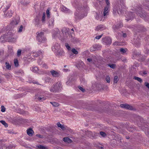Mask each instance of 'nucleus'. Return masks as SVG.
I'll return each instance as SVG.
<instances>
[{
	"instance_id": "16",
	"label": "nucleus",
	"mask_w": 149,
	"mask_h": 149,
	"mask_svg": "<svg viewBox=\"0 0 149 149\" xmlns=\"http://www.w3.org/2000/svg\"><path fill=\"white\" fill-rule=\"evenodd\" d=\"M13 14V13L11 10H10L7 13L6 11L4 13V16L5 17H10L12 16Z\"/></svg>"
},
{
	"instance_id": "8",
	"label": "nucleus",
	"mask_w": 149,
	"mask_h": 149,
	"mask_svg": "<svg viewBox=\"0 0 149 149\" xmlns=\"http://www.w3.org/2000/svg\"><path fill=\"white\" fill-rule=\"evenodd\" d=\"M86 134L90 138H94L97 135V134L95 132H92L91 131H88L86 132Z\"/></svg>"
},
{
	"instance_id": "7",
	"label": "nucleus",
	"mask_w": 149,
	"mask_h": 149,
	"mask_svg": "<svg viewBox=\"0 0 149 149\" xmlns=\"http://www.w3.org/2000/svg\"><path fill=\"white\" fill-rule=\"evenodd\" d=\"M122 137L119 134H116L115 136L114 139L117 142V143L119 145L122 143Z\"/></svg>"
},
{
	"instance_id": "19",
	"label": "nucleus",
	"mask_w": 149,
	"mask_h": 149,
	"mask_svg": "<svg viewBox=\"0 0 149 149\" xmlns=\"http://www.w3.org/2000/svg\"><path fill=\"white\" fill-rule=\"evenodd\" d=\"M42 53V52L41 51H39L38 52H33V55L34 57H37L38 56L41 54Z\"/></svg>"
},
{
	"instance_id": "53",
	"label": "nucleus",
	"mask_w": 149,
	"mask_h": 149,
	"mask_svg": "<svg viewBox=\"0 0 149 149\" xmlns=\"http://www.w3.org/2000/svg\"><path fill=\"white\" fill-rule=\"evenodd\" d=\"M15 148V147L12 145L10 146H9L8 148V149H12L13 148Z\"/></svg>"
},
{
	"instance_id": "2",
	"label": "nucleus",
	"mask_w": 149,
	"mask_h": 149,
	"mask_svg": "<svg viewBox=\"0 0 149 149\" xmlns=\"http://www.w3.org/2000/svg\"><path fill=\"white\" fill-rule=\"evenodd\" d=\"M4 35L6 36V38L8 42L14 41L16 40L15 38L13 37L14 34L11 32H8L6 33Z\"/></svg>"
},
{
	"instance_id": "11",
	"label": "nucleus",
	"mask_w": 149,
	"mask_h": 149,
	"mask_svg": "<svg viewBox=\"0 0 149 149\" xmlns=\"http://www.w3.org/2000/svg\"><path fill=\"white\" fill-rule=\"evenodd\" d=\"M19 18L17 19H15L10 23V25L14 26L15 25H17L19 22Z\"/></svg>"
},
{
	"instance_id": "10",
	"label": "nucleus",
	"mask_w": 149,
	"mask_h": 149,
	"mask_svg": "<svg viewBox=\"0 0 149 149\" xmlns=\"http://www.w3.org/2000/svg\"><path fill=\"white\" fill-rule=\"evenodd\" d=\"M50 72L53 77H58L60 76L59 73L54 70H52L50 71Z\"/></svg>"
},
{
	"instance_id": "39",
	"label": "nucleus",
	"mask_w": 149,
	"mask_h": 149,
	"mask_svg": "<svg viewBox=\"0 0 149 149\" xmlns=\"http://www.w3.org/2000/svg\"><path fill=\"white\" fill-rule=\"evenodd\" d=\"M46 12L47 18H49L50 15L49 14V10L48 9H47L46 10Z\"/></svg>"
},
{
	"instance_id": "15",
	"label": "nucleus",
	"mask_w": 149,
	"mask_h": 149,
	"mask_svg": "<svg viewBox=\"0 0 149 149\" xmlns=\"http://www.w3.org/2000/svg\"><path fill=\"white\" fill-rule=\"evenodd\" d=\"M33 133L34 132L31 128H29L27 130V133L30 136H32Z\"/></svg>"
},
{
	"instance_id": "23",
	"label": "nucleus",
	"mask_w": 149,
	"mask_h": 149,
	"mask_svg": "<svg viewBox=\"0 0 149 149\" xmlns=\"http://www.w3.org/2000/svg\"><path fill=\"white\" fill-rule=\"evenodd\" d=\"M39 65H41V67L45 69H47L48 68V67L46 64L45 63H39Z\"/></svg>"
},
{
	"instance_id": "33",
	"label": "nucleus",
	"mask_w": 149,
	"mask_h": 149,
	"mask_svg": "<svg viewBox=\"0 0 149 149\" xmlns=\"http://www.w3.org/2000/svg\"><path fill=\"white\" fill-rule=\"evenodd\" d=\"M45 13H43V15L42 17V22L43 23H44L45 19Z\"/></svg>"
},
{
	"instance_id": "62",
	"label": "nucleus",
	"mask_w": 149,
	"mask_h": 149,
	"mask_svg": "<svg viewBox=\"0 0 149 149\" xmlns=\"http://www.w3.org/2000/svg\"><path fill=\"white\" fill-rule=\"evenodd\" d=\"M63 70L65 72H67L68 71H69L68 69H63Z\"/></svg>"
},
{
	"instance_id": "42",
	"label": "nucleus",
	"mask_w": 149,
	"mask_h": 149,
	"mask_svg": "<svg viewBox=\"0 0 149 149\" xmlns=\"http://www.w3.org/2000/svg\"><path fill=\"white\" fill-rule=\"evenodd\" d=\"M96 15L95 16V19L97 20H98L99 18V15L97 13H95Z\"/></svg>"
},
{
	"instance_id": "45",
	"label": "nucleus",
	"mask_w": 149,
	"mask_h": 149,
	"mask_svg": "<svg viewBox=\"0 0 149 149\" xmlns=\"http://www.w3.org/2000/svg\"><path fill=\"white\" fill-rule=\"evenodd\" d=\"M23 29V27L22 25H21L18 31V32H21L22 31V29Z\"/></svg>"
},
{
	"instance_id": "3",
	"label": "nucleus",
	"mask_w": 149,
	"mask_h": 149,
	"mask_svg": "<svg viewBox=\"0 0 149 149\" xmlns=\"http://www.w3.org/2000/svg\"><path fill=\"white\" fill-rule=\"evenodd\" d=\"M37 33V39L38 41L41 42H44L46 40V38L45 37H42V39H40V38L44 36V32H41L40 33L38 32Z\"/></svg>"
},
{
	"instance_id": "12",
	"label": "nucleus",
	"mask_w": 149,
	"mask_h": 149,
	"mask_svg": "<svg viewBox=\"0 0 149 149\" xmlns=\"http://www.w3.org/2000/svg\"><path fill=\"white\" fill-rule=\"evenodd\" d=\"M60 48V46H59V45L58 43H56L52 48V50L54 52H58L59 50V49Z\"/></svg>"
},
{
	"instance_id": "24",
	"label": "nucleus",
	"mask_w": 149,
	"mask_h": 149,
	"mask_svg": "<svg viewBox=\"0 0 149 149\" xmlns=\"http://www.w3.org/2000/svg\"><path fill=\"white\" fill-rule=\"evenodd\" d=\"M57 125L58 127H60L62 130H64L65 128L64 125H61L60 122H58L57 123Z\"/></svg>"
},
{
	"instance_id": "56",
	"label": "nucleus",
	"mask_w": 149,
	"mask_h": 149,
	"mask_svg": "<svg viewBox=\"0 0 149 149\" xmlns=\"http://www.w3.org/2000/svg\"><path fill=\"white\" fill-rule=\"evenodd\" d=\"M87 60L89 62H90L91 61H92V59L90 58H88L87 59Z\"/></svg>"
},
{
	"instance_id": "59",
	"label": "nucleus",
	"mask_w": 149,
	"mask_h": 149,
	"mask_svg": "<svg viewBox=\"0 0 149 149\" xmlns=\"http://www.w3.org/2000/svg\"><path fill=\"white\" fill-rule=\"evenodd\" d=\"M3 148H6L5 146H0V149H3Z\"/></svg>"
},
{
	"instance_id": "31",
	"label": "nucleus",
	"mask_w": 149,
	"mask_h": 149,
	"mask_svg": "<svg viewBox=\"0 0 149 149\" xmlns=\"http://www.w3.org/2000/svg\"><path fill=\"white\" fill-rule=\"evenodd\" d=\"M51 103L52 104V105L54 107H58L59 105V104L57 102H51Z\"/></svg>"
},
{
	"instance_id": "43",
	"label": "nucleus",
	"mask_w": 149,
	"mask_h": 149,
	"mask_svg": "<svg viewBox=\"0 0 149 149\" xmlns=\"http://www.w3.org/2000/svg\"><path fill=\"white\" fill-rule=\"evenodd\" d=\"M144 85L149 89V83L148 82H145Z\"/></svg>"
},
{
	"instance_id": "52",
	"label": "nucleus",
	"mask_w": 149,
	"mask_h": 149,
	"mask_svg": "<svg viewBox=\"0 0 149 149\" xmlns=\"http://www.w3.org/2000/svg\"><path fill=\"white\" fill-rule=\"evenodd\" d=\"M32 82L34 84H36L37 85H41V84H40L39 83L38 81H33Z\"/></svg>"
},
{
	"instance_id": "35",
	"label": "nucleus",
	"mask_w": 149,
	"mask_h": 149,
	"mask_svg": "<svg viewBox=\"0 0 149 149\" xmlns=\"http://www.w3.org/2000/svg\"><path fill=\"white\" fill-rule=\"evenodd\" d=\"M72 51L73 53L75 54H78V52L74 48L72 49Z\"/></svg>"
},
{
	"instance_id": "18",
	"label": "nucleus",
	"mask_w": 149,
	"mask_h": 149,
	"mask_svg": "<svg viewBox=\"0 0 149 149\" xmlns=\"http://www.w3.org/2000/svg\"><path fill=\"white\" fill-rule=\"evenodd\" d=\"M109 8H108V6H105L103 12V15L104 16L106 15L108 12V9Z\"/></svg>"
},
{
	"instance_id": "37",
	"label": "nucleus",
	"mask_w": 149,
	"mask_h": 149,
	"mask_svg": "<svg viewBox=\"0 0 149 149\" xmlns=\"http://www.w3.org/2000/svg\"><path fill=\"white\" fill-rule=\"evenodd\" d=\"M14 64L17 67L19 65V64L18 62V60L17 59H15L14 61Z\"/></svg>"
},
{
	"instance_id": "32",
	"label": "nucleus",
	"mask_w": 149,
	"mask_h": 149,
	"mask_svg": "<svg viewBox=\"0 0 149 149\" xmlns=\"http://www.w3.org/2000/svg\"><path fill=\"white\" fill-rule=\"evenodd\" d=\"M40 19L39 18L37 17L35 20L36 23H35L36 25L38 26L39 24V21Z\"/></svg>"
},
{
	"instance_id": "25",
	"label": "nucleus",
	"mask_w": 149,
	"mask_h": 149,
	"mask_svg": "<svg viewBox=\"0 0 149 149\" xmlns=\"http://www.w3.org/2000/svg\"><path fill=\"white\" fill-rule=\"evenodd\" d=\"M133 79L138 81L140 83H141L143 81L142 79L141 78L136 76L134 77Z\"/></svg>"
},
{
	"instance_id": "1",
	"label": "nucleus",
	"mask_w": 149,
	"mask_h": 149,
	"mask_svg": "<svg viewBox=\"0 0 149 149\" xmlns=\"http://www.w3.org/2000/svg\"><path fill=\"white\" fill-rule=\"evenodd\" d=\"M62 87L61 82L58 81L54 84L50 89V91L52 92L56 93L59 92L60 88Z\"/></svg>"
},
{
	"instance_id": "30",
	"label": "nucleus",
	"mask_w": 149,
	"mask_h": 149,
	"mask_svg": "<svg viewBox=\"0 0 149 149\" xmlns=\"http://www.w3.org/2000/svg\"><path fill=\"white\" fill-rule=\"evenodd\" d=\"M127 50V49H125L121 48L120 49V51L121 52V54L125 53L126 52Z\"/></svg>"
},
{
	"instance_id": "54",
	"label": "nucleus",
	"mask_w": 149,
	"mask_h": 149,
	"mask_svg": "<svg viewBox=\"0 0 149 149\" xmlns=\"http://www.w3.org/2000/svg\"><path fill=\"white\" fill-rule=\"evenodd\" d=\"M93 48L92 47H91L90 48V51H91V52H93V51L95 50L93 48Z\"/></svg>"
},
{
	"instance_id": "57",
	"label": "nucleus",
	"mask_w": 149,
	"mask_h": 149,
	"mask_svg": "<svg viewBox=\"0 0 149 149\" xmlns=\"http://www.w3.org/2000/svg\"><path fill=\"white\" fill-rule=\"evenodd\" d=\"M29 2H25V3H23V4L24 5H26L27 4H29Z\"/></svg>"
},
{
	"instance_id": "49",
	"label": "nucleus",
	"mask_w": 149,
	"mask_h": 149,
	"mask_svg": "<svg viewBox=\"0 0 149 149\" xmlns=\"http://www.w3.org/2000/svg\"><path fill=\"white\" fill-rule=\"evenodd\" d=\"M105 1L107 5V6H108V8H109V6L110 4L109 1V0H105Z\"/></svg>"
},
{
	"instance_id": "47",
	"label": "nucleus",
	"mask_w": 149,
	"mask_h": 149,
	"mask_svg": "<svg viewBox=\"0 0 149 149\" xmlns=\"http://www.w3.org/2000/svg\"><path fill=\"white\" fill-rule=\"evenodd\" d=\"M36 136L40 138H43V136L42 135L40 134H37Z\"/></svg>"
},
{
	"instance_id": "41",
	"label": "nucleus",
	"mask_w": 149,
	"mask_h": 149,
	"mask_svg": "<svg viewBox=\"0 0 149 149\" xmlns=\"http://www.w3.org/2000/svg\"><path fill=\"white\" fill-rule=\"evenodd\" d=\"M38 71V69L37 67H35L33 69V71L34 72H37Z\"/></svg>"
},
{
	"instance_id": "61",
	"label": "nucleus",
	"mask_w": 149,
	"mask_h": 149,
	"mask_svg": "<svg viewBox=\"0 0 149 149\" xmlns=\"http://www.w3.org/2000/svg\"><path fill=\"white\" fill-rule=\"evenodd\" d=\"M10 4H9V5L8 6H7L6 7V10H7L8 9V8H9L10 7Z\"/></svg>"
},
{
	"instance_id": "28",
	"label": "nucleus",
	"mask_w": 149,
	"mask_h": 149,
	"mask_svg": "<svg viewBox=\"0 0 149 149\" xmlns=\"http://www.w3.org/2000/svg\"><path fill=\"white\" fill-rule=\"evenodd\" d=\"M105 80L108 83H109L110 82V77L109 75L107 76L105 78Z\"/></svg>"
},
{
	"instance_id": "5",
	"label": "nucleus",
	"mask_w": 149,
	"mask_h": 149,
	"mask_svg": "<svg viewBox=\"0 0 149 149\" xmlns=\"http://www.w3.org/2000/svg\"><path fill=\"white\" fill-rule=\"evenodd\" d=\"M134 14L131 12H128L126 13V20L128 21L134 18Z\"/></svg>"
},
{
	"instance_id": "22",
	"label": "nucleus",
	"mask_w": 149,
	"mask_h": 149,
	"mask_svg": "<svg viewBox=\"0 0 149 149\" xmlns=\"http://www.w3.org/2000/svg\"><path fill=\"white\" fill-rule=\"evenodd\" d=\"M37 149H47V148L45 146L41 145H39L36 146Z\"/></svg>"
},
{
	"instance_id": "55",
	"label": "nucleus",
	"mask_w": 149,
	"mask_h": 149,
	"mask_svg": "<svg viewBox=\"0 0 149 149\" xmlns=\"http://www.w3.org/2000/svg\"><path fill=\"white\" fill-rule=\"evenodd\" d=\"M97 45H94L93 46V47L94 48H94L96 50V48L97 47Z\"/></svg>"
},
{
	"instance_id": "63",
	"label": "nucleus",
	"mask_w": 149,
	"mask_h": 149,
	"mask_svg": "<svg viewBox=\"0 0 149 149\" xmlns=\"http://www.w3.org/2000/svg\"><path fill=\"white\" fill-rule=\"evenodd\" d=\"M125 138L127 139H130V137L129 136H126Z\"/></svg>"
},
{
	"instance_id": "6",
	"label": "nucleus",
	"mask_w": 149,
	"mask_h": 149,
	"mask_svg": "<svg viewBox=\"0 0 149 149\" xmlns=\"http://www.w3.org/2000/svg\"><path fill=\"white\" fill-rule=\"evenodd\" d=\"M136 14L139 16L141 17L142 18H144L146 16V13L144 11H136Z\"/></svg>"
},
{
	"instance_id": "9",
	"label": "nucleus",
	"mask_w": 149,
	"mask_h": 149,
	"mask_svg": "<svg viewBox=\"0 0 149 149\" xmlns=\"http://www.w3.org/2000/svg\"><path fill=\"white\" fill-rule=\"evenodd\" d=\"M107 45L110 44L111 43V38L107 37L104 38L102 40Z\"/></svg>"
},
{
	"instance_id": "29",
	"label": "nucleus",
	"mask_w": 149,
	"mask_h": 149,
	"mask_svg": "<svg viewBox=\"0 0 149 149\" xmlns=\"http://www.w3.org/2000/svg\"><path fill=\"white\" fill-rule=\"evenodd\" d=\"M100 135L103 137H105L107 136V134L104 132L101 131L100 132Z\"/></svg>"
},
{
	"instance_id": "40",
	"label": "nucleus",
	"mask_w": 149,
	"mask_h": 149,
	"mask_svg": "<svg viewBox=\"0 0 149 149\" xmlns=\"http://www.w3.org/2000/svg\"><path fill=\"white\" fill-rule=\"evenodd\" d=\"M65 46L68 50H70L71 49V47L69 45L68 43L65 44Z\"/></svg>"
},
{
	"instance_id": "4",
	"label": "nucleus",
	"mask_w": 149,
	"mask_h": 149,
	"mask_svg": "<svg viewBox=\"0 0 149 149\" xmlns=\"http://www.w3.org/2000/svg\"><path fill=\"white\" fill-rule=\"evenodd\" d=\"M120 107L131 110H133L135 109V108H133V107L127 104H121L120 105Z\"/></svg>"
},
{
	"instance_id": "36",
	"label": "nucleus",
	"mask_w": 149,
	"mask_h": 149,
	"mask_svg": "<svg viewBox=\"0 0 149 149\" xmlns=\"http://www.w3.org/2000/svg\"><path fill=\"white\" fill-rule=\"evenodd\" d=\"M21 54V50L20 49H19L18 50L17 52V56L19 57L20 56Z\"/></svg>"
},
{
	"instance_id": "27",
	"label": "nucleus",
	"mask_w": 149,
	"mask_h": 149,
	"mask_svg": "<svg viewBox=\"0 0 149 149\" xmlns=\"http://www.w3.org/2000/svg\"><path fill=\"white\" fill-rule=\"evenodd\" d=\"M118 80L119 79L118 76H115L114 78L113 83L115 84L117 83Z\"/></svg>"
},
{
	"instance_id": "38",
	"label": "nucleus",
	"mask_w": 149,
	"mask_h": 149,
	"mask_svg": "<svg viewBox=\"0 0 149 149\" xmlns=\"http://www.w3.org/2000/svg\"><path fill=\"white\" fill-rule=\"evenodd\" d=\"M49 25L51 26L54 25V19H52L51 20L49 21Z\"/></svg>"
},
{
	"instance_id": "50",
	"label": "nucleus",
	"mask_w": 149,
	"mask_h": 149,
	"mask_svg": "<svg viewBox=\"0 0 149 149\" xmlns=\"http://www.w3.org/2000/svg\"><path fill=\"white\" fill-rule=\"evenodd\" d=\"M58 53V54L59 55H61L63 53V51H60L58 52H58H57Z\"/></svg>"
},
{
	"instance_id": "44",
	"label": "nucleus",
	"mask_w": 149,
	"mask_h": 149,
	"mask_svg": "<svg viewBox=\"0 0 149 149\" xmlns=\"http://www.w3.org/2000/svg\"><path fill=\"white\" fill-rule=\"evenodd\" d=\"M78 88L82 92H84L85 91V90L82 87L80 86H78Z\"/></svg>"
},
{
	"instance_id": "13",
	"label": "nucleus",
	"mask_w": 149,
	"mask_h": 149,
	"mask_svg": "<svg viewBox=\"0 0 149 149\" xmlns=\"http://www.w3.org/2000/svg\"><path fill=\"white\" fill-rule=\"evenodd\" d=\"M105 29V26L104 25H100L97 26L95 30L97 31H102Z\"/></svg>"
},
{
	"instance_id": "58",
	"label": "nucleus",
	"mask_w": 149,
	"mask_h": 149,
	"mask_svg": "<svg viewBox=\"0 0 149 149\" xmlns=\"http://www.w3.org/2000/svg\"><path fill=\"white\" fill-rule=\"evenodd\" d=\"M123 36L124 38H125L127 36V35L125 33H123Z\"/></svg>"
},
{
	"instance_id": "34",
	"label": "nucleus",
	"mask_w": 149,
	"mask_h": 149,
	"mask_svg": "<svg viewBox=\"0 0 149 149\" xmlns=\"http://www.w3.org/2000/svg\"><path fill=\"white\" fill-rule=\"evenodd\" d=\"M0 122L3 125H4L5 127H7L8 126V124L6 123L4 120H1Z\"/></svg>"
},
{
	"instance_id": "60",
	"label": "nucleus",
	"mask_w": 149,
	"mask_h": 149,
	"mask_svg": "<svg viewBox=\"0 0 149 149\" xmlns=\"http://www.w3.org/2000/svg\"><path fill=\"white\" fill-rule=\"evenodd\" d=\"M146 53H147V54L149 53V49H146Z\"/></svg>"
},
{
	"instance_id": "46",
	"label": "nucleus",
	"mask_w": 149,
	"mask_h": 149,
	"mask_svg": "<svg viewBox=\"0 0 149 149\" xmlns=\"http://www.w3.org/2000/svg\"><path fill=\"white\" fill-rule=\"evenodd\" d=\"M109 66L111 68L113 69L115 68V65L114 64H109Z\"/></svg>"
},
{
	"instance_id": "14",
	"label": "nucleus",
	"mask_w": 149,
	"mask_h": 149,
	"mask_svg": "<svg viewBox=\"0 0 149 149\" xmlns=\"http://www.w3.org/2000/svg\"><path fill=\"white\" fill-rule=\"evenodd\" d=\"M61 10L65 13H68L70 12V10L66 7L63 6L61 8Z\"/></svg>"
},
{
	"instance_id": "26",
	"label": "nucleus",
	"mask_w": 149,
	"mask_h": 149,
	"mask_svg": "<svg viewBox=\"0 0 149 149\" xmlns=\"http://www.w3.org/2000/svg\"><path fill=\"white\" fill-rule=\"evenodd\" d=\"M5 65L7 69L9 70L11 69V65L9 64L8 62H6Z\"/></svg>"
},
{
	"instance_id": "51",
	"label": "nucleus",
	"mask_w": 149,
	"mask_h": 149,
	"mask_svg": "<svg viewBox=\"0 0 149 149\" xmlns=\"http://www.w3.org/2000/svg\"><path fill=\"white\" fill-rule=\"evenodd\" d=\"M102 34L101 35L97 36L95 37V38L97 39H99L102 37Z\"/></svg>"
},
{
	"instance_id": "21",
	"label": "nucleus",
	"mask_w": 149,
	"mask_h": 149,
	"mask_svg": "<svg viewBox=\"0 0 149 149\" xmlns=\"http://www.w3.org/2000/svg\"><path fill=\"white\" fill-rule=\"evenodd\" d=\"M35 98L37 99L36 100H38L40 101H41L43 100H44L45 99L44 97H38V96H37L36 95H35Z\"/></svg>"
},
{
	"instance_id": "20",
	"label": "nucleus",
	"mask_w": 149,
	"mask_h": 149,
	"mask_svg": "<svg viewBox=\"0 0 149 149\" xmlns=\"http://www.w3.org/2000/svg\"><path fill=\"white\" fill-rule=\"evenodd\" d=\"M0 41L1 42H4L6 41H7L6 39V36H5L4 35L1 36L0 38Z\"/></svg>"
},
{
	"instance_id": "48",
	"label": "nucleus",
	"mask_w": 149,
	"mask_h": 149,
	"mask_svg": "<svg viewBox=\"0 0 149 149\" xmlns=\"http://www.w3.org/2000/svg\"><path fill=\"white\" fill-rule=\"evenodd\" d=\"M1 111L2 112H4L6 110V109L4 107V106H1Z\"/></svg>"
},
{
	"instance_id": "17",
	"label": "nucleus",
	"mask_w": 149,
	"mask_h": 149,
	"mask_svg": "<svg viewBox=\"0 0 149 149\" xmlns=\"http://www.w3.org/2000/svg\"><path fill=\"white\" fill-rule=\"evenodd\" d=\"M63 141L65 142H67L68 143H70L72 142V140L69 138L68 137H64L63 138Z\"/></svg>"
},
{
	"instance_id": "64",
	"label": "nucleus",
	"mask_w": 149,
	"mask_h": 149,
	"mask_svg": "<svg viewBox=\"0 0 149 149\" xmlns=\"http://www.w3.org/2000/svg\"><path fill=\"white\" fill-rule=\"evenodd\" d=\"M143 73L144 74H147L146 72V71H143Z\"/></svg>"
}]
</instances>
